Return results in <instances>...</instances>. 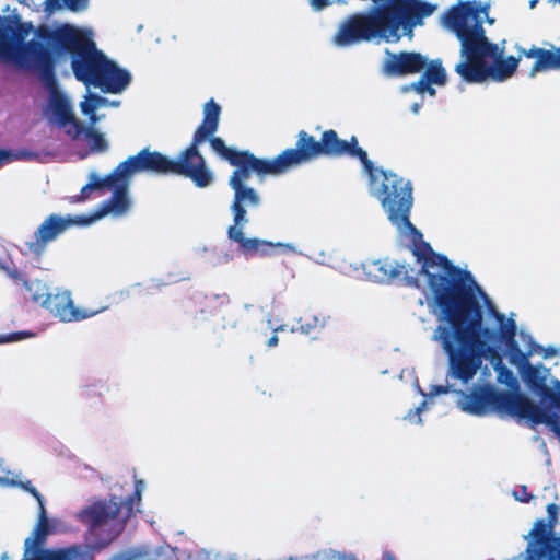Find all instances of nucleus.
Returning a JSON list of instances; mask_svg holds the SVG:
<instances>
[{
    "mask_svg": "<svg viewBox=\"0 0 560 560\" xmlns=\"http://www.w3.org/2000/svg\"><path fill=\"white\" fill-rule=\"evenodd\" d=\"M460 407L474 416H486L493 411L526 419L532 427L540 424L542 409L522 393L499 390L491 385L475 387L469 394H463Z\"/></svg>",
    "mask_w": 560,
    "mask_h": 560,
    "instance_id": "nucleus-8",
    "label": "nucleus"
},
{
    "mask_svg": "<svg viewBox=\"0 0 560 560\" xmlns=\"http://www.w3.org/2000/svg\"><path fill=\"white\" fill-rule=\"evenodd\" d=\"M9 160V153L4 150H0V164Z\"/></svg>",
    "mask_w": 560,
    "mask_h": 560,
    "instance_id": "nucleus-51",
    "label": "nucleus"
},
{
    "mask_svg": "<svg viewBox=\"0 0 560 560\" xmlns=\"http://www.w3.org/2000/svg\"><path fill=\"white\" fill-rule=\"evenodd\" d=\"M103 98L96 94L90 95L89 100L80 104L81 110L84 115L95 113Z\"/></svg>",
    "mask_w": 560,
    "mask_h": 560,
    "instance_id": "nucleus-33",
    "label": "nucleus"
},
{
    "mask_svg": "<svg viewBox=\"0 0 560 560\" xmlns=\"http://www.w3.org/2000/svg\"><path fill=\"white\" fill-rule=\"evenodd\" d=\"M538 2V0H533L530 1V8H534L536 5V3Z\"/></svg>",
    "mask_w": 560,
    "mask_h": 560,
    "instance_id": "nucleus-57",
    "label": "nucleus"
},
{
    "mask_svg": "<svg viewBox=\"0 0 560 560\" xmlns=\"http://www.w3.org/2000/svg\"><path fill=\"white\" fill-rule=\"evenodd\" d=\"M423 77L431 83L435 85H445L447 82V75L445 68L443 67L441 59H427V66L423 69Z\"/></svg>",
    "mask_w": 560,
    "mask_h": 560,
    "instance_id": "nucleus-28",
    "label": "nucleus"
},
{
    "mask_svg": "<svg viewBox=\"0 0 560 560\" xmlns=\"http://www.w3.org/2000/svg\"><path fill=\"white\" fill-rule=\"evenodd\" d=\"M210 145L222 160L234 167V172L248 179L252 175H256L259 180L267 176H278L319 156L358 159L368 175L374 177L375 173V166L366 151L359 145L358 138L351 136L349 140L340 139L334 129L325 130L320 140H316L305 130H300L295 148L285 149L273 159H262L249 150L230 148L222 138L210 139Z\"/></svg>",
    "mask_w": 560,
    "mask_h": 560,
    "instance_id": "nucleus-3",
    "label": "nucleus"
},
{
    "mask_svg": "<svg viewBox=\"0 0 560 560\" xmlns=\"http://www.w3.org/2000/svg\"><path fill=\"white\" fill-rule=\"evenodd\" d=\"M82 135L88 140L89 148L93 153H103L108 150V143L102 132L93 127H85L83 125Z\"/></svg>",
    "mask_w": 560,
    "mask_h": 560,
    "instance_id": "nucleus-31",
    "label": "nucleus"
},
{
    "mask_svg": "<svg viewBox=\"0 0 560 560\" xmlns=\"http://www.w3.org/2000/svg\"><path fill=\"white\" fill-rule=\"evenodd\" d=\"M24 288L30 293L33 302L39 304L42 307H45L51 295L49 288L45 282L40 280L24 281Z\"/></svg>",
    "mask_w": 560,
    "mask_h": 560,
    "instance_id": "nucleus-30",
    "label": "nucleus"
},
{
    "mask_svg": "<svg viewBox=\"0 0 560 560\" xmlns=\"http://www.w3.org/2000/svg\"><path fill=\"white\" fill-rule=\"evenodd\" d=\"M9 276L13 280L22 282L23 285H24V281H30L28 279H26V277L21 271L16 270V269L11 270L9 272Z\"/></svg>",
    "mask_w": 560,
    "mask_h": 560,
    "instance_id": "nucleus-45",
    "label": "nucleus"
},
{
    "mask_svg": "<svg viewBox=\"0 0 560 560\" xmlns=\"http://www.w3.org/2000/svg\"><path fill=\"white\" fill-rule=\"evenodd\" d=\"M15 63L27 70H34L48 86L55 88V60L52 51L42 42L31 39L20 45L14 51Z\"/></svg>",
    "mask_w": 560,
    "mask_h": 560,
    "instance_id": "nucleus-11",
    "label": "nucleus"
},
{
    "mask_svg": "<svg viewBox=\"0 0 560 560\" xmlns=\"http://www.w3.org/2000/svg\"><path fill=\"white\" fill-rule=\"evenodd\" d=\"M144 488V483L142 480H136V483H135V489H139L140 492H142Z\"/></svg>",
    "mask_w": 560,
    "mask_h": 560,
    "instance_id": "nucleus-54",
    "label": "nucleus"
},
{
    "mask_svg": "<svg viewBox=\"0 0 560 560\" xmlns=\"http://www.w3.org/2000/svg\"><path fill=\"white\" fill-rule=\"evenodd\" d=\"M37 35L51 46L56 55L71 57V69L77 80L86 86L93 85L108 58L88 34L73 25L62 24L55 30L40 27Z\"/></svg>",
    "mask_w": 560,
    "mask_h": 560,
    "instance_id": "nucleus-7",
    "label": "nucleus"
},
{
    "mask_svg": "<svg viewBox=\"0 0 560 560\" xmlns=\"http://www.w3.org/2000/svg\"><path fill=\"white\" fill-rule=\"evenodd\" d=\"M548 70H560V46L552 49H542L541 58L535 61L529 75L534 77L538 72Z\"/></svg>",
    "mask_w": 560,
    "mask_h": 560,
    "instance_id": "nucleus-24",
    "label": "nucleus"
},
{
    "mask_svg": "<svg viewBox=\"0 0 560 560\" xmlns=\"http://www.w3.org/2000/svg\"><path fill=\"white\" fill-rule=\"evenodd\" d=\"M547 512L548 522L544 518L537 520L529 533L533 540L526 549L528 560H560V536L552 535L559 506L550 503L547 506Z\"/></svg>",
    "mask_w": 560,
    "mask_h": 560,
    "instance_id": "nucleus-10",
    "label": "nucleus"
},
{
    "mask_svg": "<svg viewBox=\"0 0 560 560\" xmlns=\"http://www.w3.org/2000/svg\"><path fill=\"white\" fill-rule=\"evenodd\" d=\"M494 369L498 372V381L505 384H511L512 382H515L513 372L509 370L502 362L499 360V362L494 365Z\"/></svg>",
    "mask_w": 560,
    "mask_h": 560,
    "instance_id": "nucleus-34",
    "label": "nucleus"
},
{
    "mask_svg": "<svg viewBox=\"0 0 560 560\" xmlns=\"http://www.w3.org/2000/svg\"><path fill=\"white\" fill-rule=\"evenodd\" d=\"M131 77L127 70L118 68L114 61L107 59L93 86L104 93L117 94L128 86Z\"/></svg>",
    "mask_w": 560,
    "mask_h": 560,
    "instance_id": "nucleus-19",
    "label": "nucleus"
},
{
    "mask_svg": "<svg viewBox=\"0 0 560 560\" xmlns=\"http://www.w3.org/2000/svg\"><path fill=\"white\" fill-rule=\"evenodd\" d=\"M30 336H32V334L27 331H16L9 335H0V343L20 341Z\"/></svg>",
    "mask_w": 560,
    "mask_h": 560,
    "instance_id": "nucleus-35",
    "label": "nucleus"
},
{
    "mask_svg": "<svg viewBox=\"0 0 560 560\" xmlns=\"http://www.w3.org/2000/svg\"><path fill=\"white\" fill-rule=\"evenodd\" d=\"M135 556L130 552H120L114 555L109 560H133Z\"/></svg>",
    "mask_w": 560,
    "mask_h": 560,
    "instance_id": "nucleus-47",
    "label": "nucleus"
},
{
    "mask_svg": "<svg viewBox=\"0 0 560 560\" xmlns=\"http://www.w3.org/2000/svg\"><path fill=\"white\" fill-rule=\"evenodd\" d=\"M472 296L468 310L447 312L440 305L433 289H430L434 302L440 310L441 320L436 327V339L441 342L448 359V375L462 381L470 382L482 364V360L497 352L495 343L500 339L504 345L515 341L516 323L506 318L503 313L492 310L499 324L498 330L483 325V312L477 293L483 294L469 272V280H465Z\"/></svg>",
    "mask_w": 560,
    "mask_h": 560,
    "instance_id": "nucleus-2",
    "label": "nucleus"
},
{
    "mask_svg": "<svg viewBox=\"0 0 560 560\" xmlns=\"http://www.w3.org/2000/svg\"><path fill=\"white\" fill-rule=\"evenodd\" d=\"M544 48L533 46L528 50L523 49L522 55H524L526 58H534L535 61H538L541 58V52Z\"/></svg>",
    "mask_w": 560,
    "mask_h": 560,
    "instance_id": "nucleus-41",
    "label": "nucleus"
},
{
    "mask_svg": "<svg viewBox=\"0 0 560 560\" xmlns=\"http://www.w3.org/2000/svg\"><path fill=\"white\" fill-rule=\"evenodd\" d=\"M22 488L26 490L28 493H31L37 500L40 510L42 506H44V499L43 495L38 492V490L34 486H32L31 481L22 483Z\"/></svg>",
    "mask_w": 560,
    "mask_h": 560,
    "instance_id": "nucleus-37",
    "label": "nucleus"
},
{
    "mask_svg": "<svg viewBox=\"0 0 560 560\" xmlns=\"http://www.w3.org/2000/svg\"><path fill=\"white\" fill-rule=\"evenodd\" d=\"M428 84H431V83L423 75H421L417 82H413L411 84V88L418 94H424L425 93V89H428Z\"/></svg>",
    "mask_w": 560,
    "mask_h": 560,
    "instance_id": "nucleus-40",
    "label": "nucleus"
},
{
    "mask_svg": "<svg viewBox=\"0 0 560 560\" xmlns=\"http://www.w3.org/2000/svg\"><path fill=\"white\" fill-rule=\"evenodd\" d=\"M521 492H522L523 497H520V495L517 494V492H515V493H514L515 499H516V500H518V501H521V502L528 503V502L534 498V495H533V494H530V493H528V492H527V487H526V486H522V487H521Z\"/></svg>",
    "mask_w": 560,
    "mask_h": 560,
    "instance_id": "nucleus-43",
    "label": "nucleus"
},
{
    "mask_svg": "<svg viewBox=\"0 0 560 560\" xmlns=\"http://www.w3.org/2000/svg\"><path fill=\"white\" fill-rule=\"evenodd\" d=\"M520 373L528 388L540 397L541 407H545L557 394V392L547 386L546 376L541 374L538 366L527 364Z\"/></svg>",
    "mask_w": 560,
    "mask_h": 560,
    "instance_id": "nucleus-22",
    "label": "nucleus"
},
{
    "mask_svg": "<svg viewBox=\"0 0 560 560\" xmlns=\"http://www.w3.org/2000/svg\"><path fill=\"white\" fill-rule=\"evenodd\" d=\"M141 493L142 492H140L139 489H135L132 495L129 497L128 501L126 502L127 512L125 514V520L132 515V512H133V509H132L133 501L137 500L139 502L141 500Z\"/></svg>",
    "mask_w": 560,
    "mask_h": 560,
    "instance_id": "nucleus-39",
    "label": "nucleus"
},
{
    "mask_svg": "<svg viewBox=\"0 0 560 560\" xmlns=\"http://www.w3.org/2000/svg\"><path fill=\"white\" fill-rule=\"evenodd\" d=\"M84 556L85 548L82 545H71L57 549L37 550L32 557L21 560H83Z\"/></svg>",
    "mask_w": 560,
    "mask_h": 560,
    "instance_id": "nucleus-23",
    "label": "nucleus"
},
{
    "mask_svg": "<svg viewBox=\"0 0 560 560\" xmlns=\"http://www.w3.org/2000/svg\"><path fill=\"white\" fill-rule=\"evenodd\" d=\"M51 112L57 125L65 129L68 137L77 140L82 136L83 122L75 117L72 105L65 95L55 94L52 96Z\"/></svg>",
    "mask_w": 560,
    "mask_h": 560,
    "instance_id": "nucleus-17",
    "label": "nucleus"
},
{
    "mask_svg": "<svg viewBox=\"0 0 560 560\" xmlns=\"http://www.w3.org/2000/svg\"><path fill=\"white\" fill-rule=\"evenodd\" d=\"M8 559H9L8 552H3L1 555V560H8Z\"/></svg>",
    "mask_w": 560,
    "mask_h": 560,
    "instance_id": "nucleus-55",
    "label": "nucleus"
},
{
    "mask_svg": "<svg viewBox=\"0 0 560 560\" xmlns=\"http://www.w3.org/2000/svg\"><path fill=\"white\" fill-rule=\"evenodd\" d=\"M509 353H510V363L517 366L520 371L526 368L527 364H530L528 358L534 352H540L542 349L541 346L532 341L530 349L527 352H523L517 343V341L510 342L505 345Z\"/></svg>",
    "mask_w": 560,
    "mask_h": 560,
    "instance_id": "nucleus-25",
    "label": "nucleus"
},
{
    "mask_svg": "<svg viewBox=\"0 0 560 560\" xmlns=\"http://www.w3.org/2000/svg\"><path fill=\"white\" fill-rule=\"evenodd\" d=\"M113 536H109L107 538H104V539H98L94 542V548L96 549H103L105 548L106 546L109 545V542L113 540Z\"/></svg>",
    "mask_w": 560,
    "mask_h": 560,
    "instance_id": "nucleus-46",
    "label": "nucleus"
},
{
    "mask_svg": "<svg viewBox=\"0 0 560 560\" xmlns=\"http://www.w3.org/2000/svg\"><path fill=\"white\" fill-rule=\"evenodd\" d=\"M425 93L430 96H435L436 90L432 86V84H428V89H425Z\"/></svg>",
    "mask_w": 560,
    "mask_h": 560,
    "instance_id": "nucleus-52",
    "label": "nucleus"
},
{
    "mask_svg": "<svg viewBox=\"0 0 560 560\" xmlns=\"http://www.w3.org/2000/svg\"><path fill=\"white\" fill-rule=\"evenodd\" d=\"M450 392V387L448 386H443V385H435L432 387V394L434 395H440V394H447Z\"/></svg>",
    "mask_w": 560,
    "mask_h": 560,
    "instance_id": "nucleus-48",
    "label": "nucleus"
},
{
    "mask_svg": "<svg viewBox=\"0 0 560 560\" xmlns=\"http://www.w3.org/2000/svg\"><path fill=\"white\" fill-rule=\"evenodd\" d=\"M325 326V318L312 313H305L298 319V327L292 331H300L304 335H312Z\"/></svg>",
    "mask_w": 560,
    "mask_h": 560,
    "instance_id": "nucleus-29",
    "label": "nucleus"
},
{
    "mask_svg": "<svg viewBox=\"0 0 560 560\" xmlns=\"http://www.w3.org/2000/svg\"><path fill=\"white\" fill-rule=\"evenodd\" d=\"M382 182L374 195L387 213L388 220L399 230H406L412 237V254L421 262V273L428 278L429 289H433L438 302L451 314L455 310H468L472 303L469 287V271L455 265L444 255L435 253L423 241L422 233L410 222L409 215L413 203L411 183L396 173L375 167L371 184Z\"/></svg>",
    "mask_w": 560,
    "mask_h": 560,
    "instance_id": "nucleus-1",
    "label": "nucleus"
},
{
    "mask_svg": "<svg viewBox=\"0 0 560 560\" xmlns=\"http://www.w3.org/2000/svg\"><path fill=\"white\" fill-rule=\"evenodd\" d=\"M436 5L421 0H384L368 12L353 13L347 16L334 36L338 47H350L375 38L386 42L400 39L399 30L406 34L422 24Z\"/></svg>",
    "mask_w": 560,
    "mask_h": 560,
    "instance_id": "nucleus-6",
    "label": "nucleus"
},
{
    "mask_svg": "<svg viewBox=\"0 0 560 560\" xmlns=\"http://www.w3.org/2000/svg\"><path fill=\"white\" fill-rule=\"evenodd\" d=\"M202 312L209 316L219 318L223 329L235 328L240 320L237 307L232 303L226 293L206 298Z\"/></svg>",
    "mask_w": 560,
    "mask_h": 560,
    "instance_id": "nucleus-18",
    "label": "nucleus"
},
{
    "mask_svg": "<svg viewBox=\"0 0 560 560\" xmlns=\"http://www.w3.org/2000/svg\"><path fill=\"white\" fill-rule=\"evenodd\" d=\"M556 352H557V351H556V349H553V348H551V347H550V348H547V349H546V352H545V358L552 357V355H555V354H556Z\"/></svg>",
    "mask_w": 560,
    "mask_h": 560,
    "instance_id": "nucleus-53",
    "label": "nucleus"
},
{
    "mask_svg": "<svg viewBox=\"0 0 560 560\" xmlns=\"http://www.w3.org/2000/svg\"><path fill=\"white\" fill-rule=\"evenodd\" d=\"M221 107L213 98L203 106L202 122L196 129L191 142L176 159L168 158L159 151H150L144 148L136 155H131L120 162L116 167L117 175L135 173H153L159 175H178L189 178L196 187L210 186L214 176L207 166L203 155L199 152V145L214 138L220 121Z\"/></svg>",
    "mask_w": 560,
    "mask_h": 560,
    "instance_id": "nucleus-5",
    "label": "nucleus"
},
{
    "mask_svg": "<svg viewBox=\"0 0 560 560\" xmlns=\"http://www.w3.org/2000/svg\"><path fill=\"white\" fill-rule=\"evenodd\" d=\"M60 8H61V4H60L59 0H45V12L46 13L51 14Z\"/></svg>",
    "mask_w": 560,
    "mask_h": 560,
    "instance_id": "nucleus-42",
    "label": "nucleus"
},
{
    "mask_svg": "<svg viewBox=\"0 0 560 560\" xmlns=\"http://www.w3.org/2000/svg\"><path fill=\"white\" fill-rule=\"evenodd\" d=\"M317 560H357V558L352 555L347 556L337 551H329L318 557Z\"/></svg>",
    "mask_w": 560,
    "mask_h": 560,
    "instance_id": "nucleus-36",
    "label": "nucleus"
},
{
    "mask_svg": "<svg viewBox=\"0 0 560 560\" xmlns=\"http://www.w3.org/2000/svg\"><path fill=\"white\" fill-rule=\"evenodd\" d=\"M85 217H61L52 213L48 215L34 233V240L25 243L27 250L34 255H42L49 242L55 241L60 234L73 225L86 224Z\"/></svg>",
    "mask_w": 560,
    "mask_h": 560,
    "instance_id": "nucleus-12",
    "label": "nucleus"
},
{
    "mask_svg": "<svg viewBox=\"0 0 560 560\" xmlns=\"http://www.w3.org/2000/svg\"><path fill=\"white\" fill-rule=\"evenodd\" d=\"M247 180L249 179L234 171L229 178V186L234 191L231 205L234 224L229 226L228 236L231 241L238 243L245 255L267 256L272 253L276 246L281 244H273L256 237L247 238L243 233V228L248 222L246 207L257 208L261 203L260 195L253 187L246 185Z\"/></svg>",
    "mask_w": 560,
    "mask_h": 560,
    "instance_id": "nucleus-9",
    "label": "nucleus"
},
{
    "mask_svg": "<svg viewBox=\"0 0 560 560\" xmlns=\"http://www.w3.org/2000/svg\"><path fill=\"white\" fill-rule=\"evenodd\" d=\"M121 502L116 497L109 500H98L81 509L77 518L89 528V534L97 536L102 526L118 517L121 511Z\"/></svg>",
    "mask_w": 560,
    "mask_h": 560,
    "instance_id": "nucleus-14",
    "label": "nucleus"
},
{
    "mask_svg": "<svg viewBox=\"0 0 560 560\" xmlns=\"http://www.w3.org/2000/svg\"><path fill=\"white\" fill-rule=\"evenodd\" d=\"M279 330H283V326H279L273 329L272 336L266 341V345L268 348H273L278 345L279 339H278L277 332Z\"/></svg>",
    "mask_w": 560,
    "mask_h": 560,
    "instance_id": "nucleus-44",
    "label": "nucleus"
},
{
    "mask_svg": "<svg viewBox=\"0 0 560 560\" xmlns=\"http://www.w3.org/2000/svg\"><path fill=\"white\" fill-rule=\"evenodd\" d=\"M130 183L129 175H117L112 184L106 185L105 188L113 189V194L108 200H106L101 209L102 214L114 213L125 214L130 208V200L128 197V187Z\"/></svg>",
    "mask_w": 560,
    "mask_h": 560,
    "instance_id": "nucleus-20",
    "label": "nucleus"
},
{
    "mask_svg": "<svg viewBox=\"0 0 560 560\" xmlns=\"http://www.w3.org/2000/svg\"><path fill=\"white\" fill-rule=\"evenodd\" d=\"M311 3L316 10H322L325 7H327L330 2L329 0H311Z\"/></svg>",
    "mask_w": 560,
    "mask_h": 560,
    "instance_id": "nucleus-49",
    "label": "nucleus"
},
{
    "mask_svg": "<svg viewBox=\"0 0 560 560\" xmlns=\"http://www.w3.org/2000/svg\"><path fill=\"white\" fill-rule=\"evenodd\" d=\"M63 3L67 9L77 12L86 8L88 0H63Z\"/></svg>",
    "mask_w": 560,
    "mask_h": 560,
    "instance_id": "nucleus-38",
    "label": "nucleus"
},
{
    "mask_svg": "<svg viewBox=\"0 0 560 560\" xmlns=\"http://www.w3.org/2000/svg\"><path fill=\"white\" fill-rule=\"evenodd\" d=\"M89 115V119H90V126L89 127H93L95 126V124L98 121V117L96 116V113H91V114H88Z\"/></svg>",
    "mask_w": 560,
    "mask_h": 560,
    "instance_id": "nucleus-50",
    "label": "nucleus"
},
{
    "mask_svg": "<svg viewBox=\"0 0 560 560\" xmlns=\"http://www.w3.org/2000/svg\"><path fill=\"white\" fill-rule=\"evenodd\" d=\"M364 270L370 278L381 283L401 281L408 287H419L416 276L409 275L408 265L395 259L380 258L364 264Z\"/></svg>",
    "mask_w": 560,
    "mask_h": 560,
    "instance_id": "nucleus-13",
    "label": "nucleus"
},
{
    "mask_svg": "<svg viewBox=\"0 0 560 560\" xmlns=\"http://www.w3.org/2000/svg\"><path fill=\"white\" fill-rule=\"evenodd\" d=\"M509 353H510V363L517 366L520 371L526 368L527 364H530L528 358L534 352H540L542 349L541 346L532 341L530 349L527 352H523L517 343V341L510 342L505 345Z\"/></svg>",
    "mask_w": 560,
    "mask_h": 560,
    "instance_id": "nucleus-26",
    "label": "nucleus"
},
{
    "mask_svg": "<svg viewBox=\"0 0 560 560\" xmlns=\"http://www.w3.org/2000/svg\"><path fill=\"white\" fill-rule=\"evenodd\" d=\"M50 533L51 526L46 515L45 506H42L37 524L31 535L24 540V553L22 558L32 557L37 550H45L46 548L43 547Z\"/></svg>",
    "mask_w": 560,
    "mask_h": 560,
    "instance_id": "nucleus-21",
    "label": "nucleus"
},
{
    "mask_svg": "<svg viewBox=\"0 0 560 560\" xmlns=\"http://www.w3.org/2000/svg\"><path fill=\"white\" fill-rule=\"evenodd\" d=\"M388 560H395V559H393V558H389Z\"/></svg>",
    "mask_w": 560,
    "mask_h": 560,
    "instance_id": "nucleus-58",
    "label": "nucleus"
},
{
    "mask_svg": "<svg viewBox=\"0 0 560 560\" xmlns=\"http://www.w3.org/2000/svg\"><path fill=\"white\" fill-rule=\"evenodd\" d=\"M485 8L476 2L451 7L442 15V24L460 42L462 60L454 70L466 83H482L487 79L504 81L516 71L520 57H503V49L486 36L481 13Z\"/></svg>",
    "mask_w": 560,
    "mask_h": 560,
    "instance_id": "nucleus-4",
    "label": "nucleus"
},
{
    "mask_svg": "<svg viewBox=\"0 0 560 560\" xmlns=\"http://www.w3.org/2000/svg\"><path fill=\"white\" fill-rule=\"evenodd\" d=\"M383 73L387 77H405L420 73L427 66V57L417 51L392 52L386 50Z\"/></svg>",
    "mask_w": 560,
    "mask_h": 560,
    "instance_id": "nucleus-15",
    "label": "nucleus"
},
{
    "mask_svg": "<svg viewBox=\"0 0 560 560\" xmlns=\"http://www.w3.org/2000/svg\"><path fill=\"white\" fill-rule=\"evenodd\" d=\"M412 110H413L415 113H417V112L419 110V105H418V104H415V105L412 106Z\"/></svg>",
    "mask_w": 560,
    "mask_h": 560,
    "instance_id": "nucleus-56",
    "label": "nucleus"
},
{
    "mask_svg": "<svg viewBox=\"0 0 560 560\" xmlns=\"http://www.w3.org/2000/svg\"><path fill=\"white\" fill-rule=\"evenodd\" d=\"M44 308L65 323L80 322L101 312V310L75 307L69 291L57 292L55 294L51 293Z\"/></svg>",
    "mask_w": 560,
    "mask_h": 560,
    "instance_id": "nucleus-16",
    "label": "nucleus"
},
{
    "mask_svg": "<svg viewBox=\"0 0 560 560\" xmlns=\"http://www.w3.org/2000/svg\"><path fill=\"white\" fill-rule=\"evenodd\" d=\"M117 176V172L114 168L112 173L106 175L105 177H100L96 174H91L90 182L84 185L81 189V199H86L90 197V192L92 190H104L106 185H109L113 183L115 177Z\"/></svg>",
    "mask_w": 560,
    "mask_h": 560,
    "instance_id": "nucleus-32",
    "label": "nucleus"
},
{
    "mask_svg": "<svg viewBox=\"0 0 560 560\" xmlns=\"http://www.w3.org/2000/svg\"><path fill=\"white\" fill-rule=\"evenodd\" d=\"M31 30V24L20 22L15 27L8 25L4 28H0V44L11 47L12 42L15 40L22 45V42L28 36Z\"/></svg>",
    "mask_w": 560,
    "mask_h": 560,
    "instance_id": "nucleus-27",
    "label": "nucleus"
}]
</instances>
